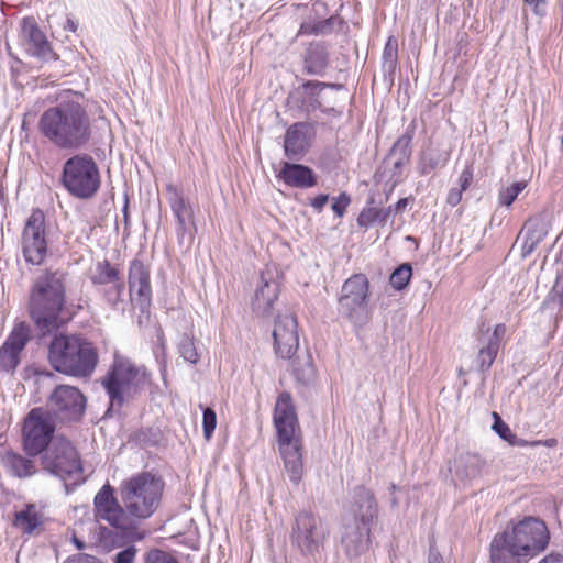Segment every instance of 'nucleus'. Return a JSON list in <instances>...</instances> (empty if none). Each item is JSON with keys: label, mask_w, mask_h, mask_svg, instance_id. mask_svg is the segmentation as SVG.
Here are the masks:
<instances>
[{"label": "nucleus", "mask_w": 563, "mask_h": 563, "mask_svg": "<svg viewBox=\"0 0 563 563\" xmlns=\"http://www.w3.org/2000/svg\"><path fill=\"white\" fill-rule=\"evenodd\" d=\"M52 367L67 376L89 377L97 364L98 354L90 342L78 335H56L48 347Z\"/></svg>", "instance_id": "nucleus-4"}, {"label": "nucleus", "mask_w": 563, "mask_h": 563, "mask_svg": "<svg viewBox=\"0 0 563 563\" xmlns=\"http://www.w3.org/2000/svg\"><path fill=\"white\" fill-rule=\"evenodd\" d=\"M527 185L528 183L526 180H521L501 188L498 192L499 203L505 207H510L519 194L526 189Z\"/></svg>", "instance_id": "nucleus-37"}, {"label": "nucleus", "mask_w": 563, "mask_h": 563, "mask_svg": "<svg viewBox=\"0 0 563 563\" xmlns=\"http://www.w3.org/2000/svg\"><path fill=\"white\" fill-rule=\"evenodd\" d=\"M329 66V52L322 43H311L303 56V68L308 75L322 76Z\"/></svg>", "instance_id": "nucleus-26"}, {"label": "nucleus", "mask_w": 563, "mask_h": 563, "mask_svg": "<svg viewBox=\"0 0 563 563\" xmlns=\"http://www.w3.org/2000/svg\"><path fill=\"white\" fill-rule=\"evenodd\" d=\"M43 470L74 484L85 481L84 468L75 445L65 437L56 435L42 453Z\"/></svg>", "instance_id": "nucleus-8"}, {"label": "nucleus", "mask_w": 563, "mask_h": 563, "mask_svg": "<svg viewBox=\"0 0 563 563\" xmlns=\"http://www.w3.org/2000/svg\"><path fill=\"white\" fill-rule=\"evenodd\" d=\"M525 3L532 8L537 15H543L547 9L545 0H523Z\"/></svg>", "instance_id": "nucleus-52"}, {"label": "nucleus", "mask_w": 563, "mask_h": 563, "mask_svg": "<svg viewBox=\"0 0 563 563\" xmlns=\"http://www.w3.org/2000/svg\"><path fill=\"white\" fill-rule=\"evenodd\" d=\"M165 482L153 472H140L123 479L119 487L121 503L132 520H146L159 508Z\"/></svg>", "instance_id": "nucleus-5"}, {"label": "nucleus", "mask_w": 563, "mask_h": 563, "mask_svg": "<svg viewBox=\"0 0 563 563\" xmlns=\"http://www.w3.org/2000/svg\"><path fill=\"white\" fill-rule=\"evenodd\" d=\"M481 347L477 353L476 363L481 372H487L493 365L500 347L489 343L482 338L478 339Z\"/></svg>", "instance_id": "nucleus-34"}, {"label": "nucleus", "mask_w": 563, "mask_h": 563, "mask_svg": "<svg viewBox=\"0 0 563 563\" xmlns=\"http://www.w3.org/2000/svg\"><path fill=\"white\" fill-rule=\"evenodd\" d=\"M100 384L109 397L107 413L120 412L123 406L135 399L150 384L145 367L136 366L129 358L114 354L108 372Z\"/></svg>", "instance_id": "nucleus-3"}, {"label": "nucleus", "mask_w": 563, "mask_h": 563, "mask_svg": "<svg viewBox=\"0 0 563 563\" xmlns=\"http://www.w3.org/2000/svg\"><path fill=\"white\" fill-rule=\"evenodd\" d=\"M203 434L206 439H210L217 426V415L213 409L206 408L203 410Z\"/></svg>", "instance_id": "nucleus-45"}, {"label": "nucleus", "mask_w": 563, "mask_h": 563, "mask_svg": "<svg viewBox=\"0 0 563 563\" xmlns=\"http://www.w3.org/2000/svg\"><path fill=\"white\" fill-rule=\"evenodd\" d=\"M545 229L542 221L539 219H529L525 224L519 233L518 239H520L521 235H525L527 238H530V240H533L537 243H540L543 238L545 236Z\"/></svg>", "instance_id": "nucleus-38"}, {"label": "nucleus", "mask_w": 563, "mask_h": 563, "mask_svg": "<svg viewBox=\"0 0 563 563\" xmlns=\"http://www.w3.org/2000/svg\"><path fill=\"white\" fill-rule=\"evenodd\" d=\"M179 353L185 361L190 362L191 364L198 362V353L196 351L195 344L188 336H185L180 340Z\"/></svg>", "instance_id": "nucleus-41"}, {"label": "nucleus", "mask_w": 563, "mask_h": 563, "mask_svg": "<svg viewBox=\"0 0 563 563\" xmlns=\"http://www.w3.org/2000/svg\"><path fill=\"white\" fill-rule=\"evenodd\" d=\"M555 282H563V257L562 261L559 263Z\"/></svg>", "instance_id": "nucleus-62"}, {"label": "nucleus", "mask_w": 563, "mask_h": 563, "mask_svg": "<svg viewBox=\"0 0 563 563\" xmlns=\"http://www.w3.org/2000/svg\"><path fill=\"white\" fill-rule=\"evenodd\" d=\"M499 536H505L507 542L523 558L538 555L547 548L550 538L545 523L536 518H526Z\"/></svg>", "instance_id": "nucleus-10"}, {"label": "nucleus", "mask_w": 563, "mask_h": 563, "mask_svg": "<svg viewBox=\"0 0 563 563\" xmlns=\"http://www.w3.org/2000/svg\"><path fill=\"white\" fill-rule=\"evenodd\" d=\"M22 253L32 265H41L47 255L45 214L41 209H34L26 220L22 233Z\"/></svg>", "instance_id": "nucleus-14"}, {"label": "nucleus", "mask_w": 563, "mask_h": 563, "mask_svg": "<svg viewBox=\"0 0 563 563\" xmlns=\"http://www.w3.org/2000/svg\"><path fill=\"white\" fill-rule=\"evenodd\" d=\"M45 522L43 507L36 504H27L22 510L15 512L13 525L23 533L38 532Z\"/></svg>", "instance_id": "nucleus-25"}, {"label": "nucleus", "mask_w": 563, "mask_h": 563, "mask_svg": "<svg viewBox=\"0 0 563 563\" xmlns=\"http://www.w3.org/2000/svg\"><path fill=\"white\" fill-rule=\"evenodd\" d=\"M273 338L276 354L291 360L299 347L296 318L290 313L279 314L274 324Z\"/></svg>", "instance_id": "nucleus-18"}, {"label": "nucleus", "mask_w": 563, "mask_h": 563, "mask_svg": "<svg viewBox=\"0 0 563 563\" xmlns=\"http://www.w3.org/2000/svg\"><path fill=\"white\" fill-rule=\"evenodd\" d=\"M371 527L352 521L344 525L341 534V545L349 558H357L369 549Z\"/></svg>", "instance_id": "nucleus-21"}, {"label": "nucleus", "mask_w": 563, "mask_h": 563, "mask_svg": "<svg viewBox=\"0 0 563 563\" xmlns=\"http://www.w3.org/2000/svg\"><path fill=\"white\" fill-rule=\"evenodd\" d=\"M330 536L327 522L319 516L299 512L291 529V543L305 556H316L321 553Z\"/></svg>", "instance_id": "nucleus-9"}, {"label": "nucleus", "mask_w": 563, "mask_h": 563, "mask_svg": "<svg viewBox=\"0 0 563 563\" xmlns=\"http://www.w3.org/2000/svg\"><path fill=\"white\" fill-rule=\"evenodd\" d=\"M374 197L367 200V206L361 211L357 217V224L361 228H368L375 222L385 224L391 213V207L376 208L374 207Z\"/></svg>", "instance_id": "nucleus-32"}, {"label": "nucleus", "mask_w": 563, "mask_h": 563, "mask_svg": "<svg viewBox=\"0 0 563 563\" xmlns=\"http://www.w3.org/2000/svg\"><path fill=\"white\" fill-rule=\"evenodd\" d=\"M311 125L306 122L291 124L285 134L284 152L290 161H300L310 147Z\"/></svg>", "instance_id": "nucleus-22"}, {"label": "nucleus", "mask_w": 563, "mask_h": 563, "mask_svg": "<svg viewBox=\"0 0 563 563\" xmlns=\"http://www.w3.org/2000/svg\"><path fill=\"white\" fill-rule=\"evenodd\" d=\"M408 205V199L407 198H401L399 199L396 205H395V211L396 212H399L401 211L404 208H406Z\"/></svg>", "instance_id": "nucleus-61"}, {"label": "nucleus", "mask_w": 563, "mask_h": 563, "mask_svg": "<svg viewBox=\"0 0 563 563\" xmlns=\"http://www.w3.org/2000/svg\"><path fill=\"white\" fill-rule=\"evenodd\" d=\"M124 288V284H111V292L115 295V298L113 300H117L120 291Z\"/></svg>", "instance_id": "nucleus-60"}, {"label": "nucleus", "mask_w": 563, "mask_h": 563, "mask_svg": "<svg viewBox=\"0 0 563 563\" xmlns=\"http://www.w3.org/2000/svg\"><path fill=\"white\" fill-rule=\"evenodd\" d=\"M80 305L65 296L64 284H38L30 297V312L36 325L51 332L68 321Z\"/></svg>", "instance_id": "nucleus-6"}, {"label": "nucleus", "mask_w": 563, "mask_h": 563, "mask_svg": "<svg viewBox=\"0 0 563 563\" xmlns=\"http://www.w3.org/2000/svg\"><path fill=\"white\" fill-rule=\"evenodd\" d=\"M413 137L412 131H407L395 142L391 154H399L402 158H409L411 154L410 144Z\"/></svg>", "instance_id": "nucleus-39"}, {"label": "nucleus", "mask_w": 563, "mask_h": 563, "mask_svg": "<svg viewBox=\"0 0 563 563\" xmlns=\"http://www.w3.org/2000/svg\"><path fill=\"white\" fill-rule=\"evenodd\" d=\"M350 202V196L346 192H341L338 197L332 199L331 209L339 218H341L344 216Z\"/></svg>", "instance_id": "nucleus-47"}, {"label": "nucleus", "mask_w": 563, "mask_h": 563, "mask_svg": "<svg viewBox=\"0 0 563 563\" xmlns=\"http://www.w3.org/2000/svg\"><path fill=\"white\" fill-rule=\"evenodd\" d=\"M99 278L103 282H117L120 276V272L115 266H112L108 261L98 263Z\"/></svg>", "instance_id": "nucleus-42"}, {"label": "nucleus", "mask_w": 563, "mask_h": 563, "mask_svg": "<svg viewBox=\"0 0 563 563\" xmlns=\"http://www.w3.org/2000/svg\"><path fill=\"white\" fill-rule=\"evenodd\" d=\"M30 328L18 323L0 347V373L13 375L21 363L23 351L30 341Z\"/></svg>", "instance_id": "nucleus-16"}, {"label": "nucleus", "mask_w": 563, "mask_h": 563, "mask_svg": "<svg viewBox=\"0 0 563 563\" xmlns=\"http://www.w3.org/2000/svg\"><path fill=\"white\" fill-rule=\"evenodd\" d=\"M277 173V179L294 188H311L317 185L314 172L301 164L283 162Z\"/></svg>", "instance_id": "nucleus-24"}, {"label": "nucleus", "mask_w": 563, "mask_h": 563, "mask_svg": "<svg viewBox=\"0 0 563 563\" xmlns=\"http://www.w3.org/2000/svg\"><path fill=\"white\" fill-rule=\"evenodd\" d=\"M539 563H563V555L551 553L543 558Z\"/></svg>", "instance_id": "nucleus-58"}, {"label": "nucleus", "mask_w": 563, "mask_h": 563, "mask_svg": "<svg viewBox=\"0 0 563 563\" xmlns=\"http://www.w3.org/2000/svg\"><path fill=\"white\" fill-rule=\"evenodd\" d=\"M2 462L9 473L18 478L31 477L37 472L33 460L12 451L4 453Z\"/></svg>", "instance_id": "nucleus-28"}, {"label": "nucleus", "mask_w": 563, "mask_h": 563, "mask_svg": "<svg viewBox=\"0 0 563 563\" xmlns=\"http://www.w3.org/2000/svg\"><path fill=\"white\" fill-rule=\"evenodd\" d=\"M136 553V547L129 545L114 555L113 563H134Z\"/></svg>", "instance_id": "nucleus-48"}, {"label": "nucleus", "mask_w": 563, "mask_h": 563, "mask_svg": "<svg viewBox=\"0 0 563 563\" xmlns=\"http://www.w3.org/2000/svg\"><path fill=\"white\" fill-rule=\"evenodd\" d=\"M62 184L65 189L78 199H90L99 190L101 176L95 159L88 154H76L63 166Z\"/></svg>", "instance_id": "nucleus-7"}, {"label": "nucleus", "mask_w": 563, "mask_h": 563, "mask_svg": "<svg viewBox=\"0 0 563 563\" xmlns=\"http://www.w3.org/2000/svg\"><path fill=\"white\" fill-rule=\"evenodd\" d=\"M409 158H402L399 156V158L394 163L395 169L401 168L402 165L408 161Z\"/></svg>", "instance_id": "nucleus-63"}, {"label": "nucleus", "mask_w": 563, "mask_h": 563, "mask_svg": "<svg viewBox=\"0 0 563 563\" xmlns=\"http://www.w3.org/2000/svg\"><path fill=\"white\" fill-rule=\"evenodd\" d=\"M520 238H522L523 240L521 246V256L527 257L534 251L539 243L534 242L533 240H530V238H527L525 235H521Z\"/></svg>", "instance_id": "nucleus-53"}, {"label": "nucleus", "mask_w": 563, "mask_h": 563, "mask_svg": "<svg viewBox=\"0 0 563 563\" xmlns=\"http://www.w3.org/2000/svg\"><path fill=\"white\" fill-rule=\"evenodd\" d=\"M81 100L82 95L71 92L41 114L38 130L58 150H80L91 140L92 121Z\"/></svg>", "instance_id": "nucleus-1"}, {"label": "nucleus", "mask_w": 563, "mask_h": 563, "mask_svg": "<svg viewBox=\"0 0 563 563\" xmlns=\"http://www.w3.org/2000/svg\"><path fill=\"white\" fill-rule=\"evenodd\" d=\"M350 511L353 515V521L371 527L378 512L373 493L364 486L356 487L353 492Z\"/></svg>", "instance_id": "nucleus-23"}, {"label": "nucleus", "mask_w": 563, "mask_h": 563, "mask_svg": "<svg viewBox=\"0 0 563 563\" xmlns=\"http://www.w3.org/2000/svg\"><path fill=\"white\" fill-rule=\"evenodd\" d=\"M280 289L279 284L260 285L252 298V309L257 316H268L272 312L274 303L277 301Z\"/></svg>", "instance_id": "nucleus-27"}, {"label": "nucleus", "mask_w": 563, "mask_h": 563, "mask_svg": "<svg viewBox=\"0 0 563 563\" xmlns=\"http://www.w3.org/2000/svg\"><path fill=\"white\" fill-rule=\"evenodd\" d=\"M145 563H178L177 560L169 553L153 549L145 555Z\"/></svg>", "instance_id": "nucleus-44"}, {"label": "nucleus", "mask_w": 563, "mask_h": 563, "mask_svg": "<svg viewBox=\"0 0 563 563\" xmlns=\"http://www.w3.org/2000/svg\"><path fill=\"white\" fill-rule=\"evenodd\" d=\"M55 424L43 408L32 409L24 420L23 448L27 455L42 454L55 438Z\"/></svg>", "instance_id": "nucleus-12"}, {"label": "nucleus", "mask_w": 563, "mask_h": 563, "mask_svg": "<svg viewBox=\"0 0 563 563\" xmlns=\"http://www.w3.org/2000/svg\"><path fill=\"white\" fill-rule=\"evenodd\" d=\"M398 64V41L389 36L383 51V69L389 75L394 74Z\"/></svg>", "instance_id": "nucleus-36"}, {"label": "nucleus", "mask_w": 563, "mask_h": 563, "mask_svg": "<svg viewBox=\"0 0 563 563\" xmlns=\"http://www.w3.org/2000/svg\"><path fill=\"white\" fill-rule=\"evenodd\" d=\"M129 291L133 299L137 296L141 308H145L151 301V284H129Z\"/></svg>", "instance_id": "nucleus-40"}, {"label": "nucleus", "mask_w": 563, "mask_h": 563, "mask_svg": "<svg viewBox=\"0 0 563 563\" xmlns=\"http://www.w3.org/2000/svg\"><path fill=\"white\" fill-rule=\"evenodd\" d=\"M412 276V267L409 263L399 265L389 276L388 282H410Z\"/></svg>", "instance_id": "nucleus-46"}, {"label": "nucleus", "mask_w": 563, "mask_h": 563, "mask_svg": "<svg viewBox=\"0 0 563 563\" xmlns=\"http://www.w3.org/2000/svg\"><path fill=\"white\" fill-rule=\"evenodd\" d=\"M86 405L87 399L77 387L58 385L48 397L45 411L60 422H77L82 418Z\"/></svg>", "instance_id": "nucleus-11"}, {"label": "nucleus", "mask_w": 563, "mask_h": 563, "mask_svg": "<svg viewBox=\"0 0 563 563\" xmlns=\"http://www.w3.org/2000/svg\"><path fill=\"white\" fill-rule=\"evenodd\" d=\"M493 417L495 419L493 429L494 431L506 442L509 443L511 439H515V433L510 430L509 426L504 422L500 418V416L496 412L493 413Z\"/></svg>", "instance_id": "nucleus-43"}, {"label": "nucleus", "mask_w": 563, "mask_h": 563, "mask_svg": "<svg viewBox=\"0 0 563 563\" xmlns=\"http://www.w3.org/2000/svg\"><path fill=\"white\" fill-rule=\"evenodd\" d=\"M329 201V196L325 194L318 195L310 201V206L314 209L317 212H321L324 208V206Z\"/></svg>", "instance_id": "nucleus-54"}, {"label": "nucleus", "mask_w": 563, "mask_h": 563, "mask_svg": "<svg viewBox=\"0 0 563 563\" xmlns=\"http://www.w3.org/2000/svg\"><path fill=\"white\" fill-rule=\"evenodd\" d=\"M68 30L71 32H75L77 30V24L73 20H67V26Z\"/></svg>", "instance_id": "nucleus-64"}, {"label": "nucleus", "mask_w": 563, "mask_h": 563, "mask_svg": "<svg viewBox=\"0 0 563 563\" xmlns=\"http://www.w3.org/2000/svg\"><path fill=\"white\" fill-rule=\"evenodd\" d=\"M448 159V153H444L439 148L428 147L420 154L417 167L418 172L421 176L430 175L437 168L445 166Z\"/></svg>", "instance_id": "nucleus-31"}, {"label": "nucleus", "mask_w": 563, "mask_h": 563, "mask_svg": "<svg viewBox=\"0 0 563 563\" xmlns=\"http://www.w3.org/2000/svg\"><path fill=\"white\" fill-rule=\"evenodd\" d=\"M523 555L516 552L505 536L496 534L490 543V563H522Z\"/></svg>", "instance_id": "nucleus-29"}, {"label": "nucleus", "mask_w": 563, "mask_h": 563, "mask_svg": "<svg viewBox=\"0 0 563 563\" xmlns=\"http://www.w3.org/2000/svg\"><path fill=\"white\" fill-rule=\"evenodd\" d=\"M292 372L298 382L301 384H309L314 378V366L312 358L309 354L298 356L292 361Z\"/></svg>", "instance_id": "nucleus-33"}, {"label": "nucleus", "mask_w": 563, "mask_h": 563, "mask_svg": "<svg viewBox=\"0 0 563 563\" xmlns=\"http://www.w3.org/2000/svg\"><path fill=\"white\" fill-rule=\"evenodd\" d=\"M129 282H150V257L144 251L131 263Z\"/></svg>", "instance_id": "nucleus-35"}, {"label": "nucleus", "mask_w": 563, "mask_h": 563, "mask_svg": "<svg viewBox=\"0 0 563 563\" xmlns=\"http://www.w3.org/2000/svg\"><path fill=\"white\" fill-rule=\"evenodd\" d=\"M506 334V325L499 323L495 327L493 333L485 340L489 343H495L498 347L501 346V340Z\"/></svg>", "instance_id": "nucleus-50"}, {"label": "nucleus", "mask_w": 563, "mask_h": 563, "mask_svg": "<svg viewBox=\"0 0 563 563\" xmlns=\"http://www.w3.org/2000/svg\"><path fill=\"white\" fill-rule=\"evenodd\" d=\"M509 444L510 445H514V446H526L528 445V441L523 440V439H520L518 438L516 434H515V439H511L509 441Z\"/></svg>", "instance_id": "nucleus-59"}, {"label": "nucleus", "mask_w": 563, "mask_h": 563, "mask_svg": "<svg viewBox=\"0 0 563 563\" xmlns=\"http://www.w3.org/2000/svg\"><path fill=\"white\" fill-rule=\"evenodd\" d=\"M320 30V26L318 24H311V23H302L298 35H311V34H318Z\"/></svg>", "instance_id": "nucleus-56"}, {"label": "nucleus", "mask_w": 563, "mask_h": 563, "mask_svg": "<svg viewBox=\"0 0 563 563\" xmlns=\"http://www.w3.org/2000/svg\"><path fill=\"white\" fill-rule=\"evenodd\" d=\"M368 284H343L339 297V313L358 330L372 317L368 308Z\"/></svg>", "instance_id": "nucleus-13"}, {"label": "nucleus", "mask_w": 563, "mask_h": 563, "mask_svg": "<svg viewBox=\"0 0 563 563\" xmlns=\"http://www.w3.org/2000/svg\"><path fill=\"white\" fill-rule=\"evenodd\" d=\"M544 305L563 306V284H553Z\"/></svg>", "instance_id": "nucleus-49"}, {"label": "nucleus", "mask_w": 563, "mask_h": 563, "mask_svg": "<svg viewBox=\"0 0 563 563\" xmlns=\"http://www.w3.org/2000/svg\"><path fill=\"white\" fill-rule=\"evenodd\" d=\"M273 420L285 471L289 479L298 485L303 475L302 442L296 409L289 393L283 391L278 395Z\"/></svg>", "instance_id": "nucleus-2"}, {"label": "nucleus", "mask_w": 563, "mask_h": 563, "mask_svg": "<svg viewBox=\"0 0 563 563\" xmlns=\"http://www.w3.org/2000/svg\"><path fill=\"white\" fill-rule=\"evenodd\" d=\"M485 462L477 454H461L455 460V473L463 479H472L481 475Z\"/></svg>", "instance_id": "nucleus-30"}, {"label": "nucleus", "mask_w": 563, "mask_h": 563, "mask_svg": "<svg viewBox=\"0 0 563 563\" xmlns=\"http://www.w3.org/2000/svg\"><path fill=\"white\" fill-rule=\"evenodd\" d=\"M462 195H463V191L459 188H452L449 194H448V197H446V202L452 206V207H455L457 206L461 200H462Z\"/></svg>", "instance_id": "nucleus-55"}, {"label": "nucleus", "mask_w": 563, "mask_h": 563, "mask_svg": "<svg viewBox=\"0 0 563 563\" xmlns=\"http://www.w3.org/2000/svg\"><path fill=\"white\" fill-rule=\"evenodd\" d=\"M21 41L26 52L42 62L57 60L58 55L53 51L45 33L40 29L33 16L21 20Z\"/></svg>", "instance_id": "nucleus-17"}, {"label": "nucleus", "mask_w": 563, "mask_h": 563, "mask_svg": "<svg viewBox=\"0 0 563 563\" xmlns=\"http://www.w3.org/2000/svg\"><path fill=\"white\" fill-rule=\"evenodd\" d=\"M324 88L341 89L340 84H327L321 81L308 80L299 86L295 91L296 103L299 109L307 114L320 109L327 114H339L334 107L322 108L320 95Z\"/></svg>", "instance_id": "nucleus-20"}, {"label": "nucleus", "mask_w": 563, "mask_h": 563, "mask_svg": "<svg viewBox=\"0 0 563 563\" xmlns=\"http://www.w3.org/2000/svg\"><path fill=\"white\" fill-rule=\"evenodd\" d=\"M92 555L89 554H77L68 558L64 563H90Z\"/></svg>", "instance_id": "nucleus-57"}, {"label": "nucleus", "mask_w": 563, "mask_h": 563, "mask_svg": "<svg viewBox=\"0 0 563 563\" xmlns=\"http://www.w3.org/2000/svg\"><path fill=\"white\" fill-rule=\"evenodd\" d=\"M166 197L177 221V235L179 240H184L185 235L189 233V243H191V228L195 227V214L191 203L185 198L183 190L173 184L166 185Z\"/></svg>", "instance_id": "nucleus-19"}, {"label": "nucleus", "mask_w": 563, "mask_h": 563, "mask_svg": "<svg viewBox=\"0 0 563 563\" xmlns=\"http://www.w3.org/2000/svg\"><path fill=\"white\" fill-rule=\"evenodd\" d=\"M95 517L98 521H106L111 527L128 530L132 527V518L124 505H120L114 496V489L106 484L93 499Z\"/></svg>", "instance_id": "nucleus-15"}, {"label": "nucleus", "mask_w": 563, "mask_h": 563, "mask_svg": "<svg viewBox=\"0 0 563 563\" xmlns=\"http://www.w3.org/2000/svg\"><path fill=\"white\" fill-rule=\"evenodd\" d=\"M472 179H473V172L470 167H466L460 175L459 177V184H460V188L462 191H465L471 183H472Z\"/></svg>", "instance_id": "nucleus-51"}]
</instances>
